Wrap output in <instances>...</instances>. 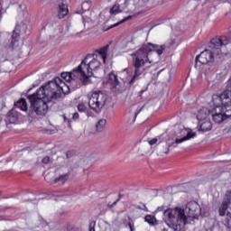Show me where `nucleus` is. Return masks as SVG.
I'll return each mask as SVG.
<instances>
[{
  "label": "nucleus",
  "instance_id": "nucleus-1",
  "mask_svg": "<svg viewBox=\"0 0 231 231\" xmlns=\"http://www.w3.org/2000/svg\"><path fill=\"white\" fill-rule=\"evenodd\" d=\"M165 51V46L154 45L151 42L143 45L141 49L135 51L132 53L133 66H134V76L129 81L130 86H133L138 78L145 71V69H143L145 64H152L154 60L151 58L152 51H156L158 55H162Z\"/></svg>",
  "mask_w": 231,
  "mask_h": 231
},
{
  "label": "nucleus",
  "instance_id": "nucleus-2",
  "mask_svg": "<svg viewBox=\"0 0 231 231\" xmlns=\"http://www.w3.org/2000/svg\"><path fill=\"white\" fill-rule=\"evenodd\" d=\"M165 206L158 207L156 212H163L164 221L169 228L173 231H181V223L187 225V215L181 208H166Z\"/></svg>",
  "mask_w": 231,
  "mask_h": 231
},
{
  "label": "nucleus",
  "instance_id": "nucleus-3",
  "mask_svg": "<svg viewBox=\"0 0 231 231\" xmlns=\"http://www.w3.org/2000/svg\"><path fill=\"white\" fill-rule=\"evenodd\" d=\"M39 93L40 95L46 93L49 98L56 100V98H60L62 93L63 95L69 93V86L60 79V78H55L52 81H49L47 85L41 87Z\"/></svg>",
  "mask_w": 231,
  "mask_h": 231
},
{
  "label": "nucleus",
  "instance_id": "nucleus-4",
  "mask_svg": "<svg viewBox=\"0 0 231 231\" xmlns=\"http://www.w3.org/2000/svg\"><path fill=\"white\" fill-rule=\"evenodd\" d=\"M98 68H100V61L95 59V54H88L73 71L83 79H89L93 77V71L98 69Z\"/></svg>",
  "mask_w": 231,
  "mask_h": 231
},
{
  "label": "nucleus",
  "instance_id": "nucleus-5",
  "mask_svg": "<svg viewBox=\"0 0 231 231\" xmlns=\"http://www.w3.org/2000/svg\"><path fill=\"white\" fill-rule=\"evenodd\" d=\"M107 102V95L102 91L92 92L91 97L88 98V106L92 111L100 113L104 106Z\"/></svg>",
  "mask_w": 231,
  "mask_h": 231
},
{
  "label": "nucleus",
  "instance_id": "nucleus-6",
  "mask_svg": "<svg viewBox=\"0 0 231 231\" xmlns=\"http://www.w3.org/2000/svg\"><path fill=\"white\" fill-rule=\"evenodd\" d=\"M38 97H40L38 102L31 109L36 113L39 116H42L48 113V103L51 102L53 98H50L46 93H39L37 90Z\"/></svg>",
  "mask_w": 231,
  "mask_h": 231
},
{
  "label": "nucleus",
  "instance_id": "nucleus-7",
  "mask_svg": "<svg viewBox=\"0 0 231 231\" xmlns=\"http://www.w3.org/2000/svg\"><path fill=\"white\" fill-rule=\"evenodd\" d=\"M214 62V52L210 50L203 51L199 56L196 57V68L198 64H212Z\"/></svg>",
  "mask_w": 231,
  "mask_h": 231
},
{
  "label": "nucleus",
  "instance_id": "nucleus-8",
  "mask_svg": "<svg viewBox=\"0 0 231 231\" xmlns=\"http://www.w3.org/2000/svg\"><path fill=\"white\" fill-rule=\"evenodd\" d=\"M185 210L188 217H192V219H199V216H201V207L196 201L189 202Z\"/></svg>",
  "mask_w": 231,
  "mask_h": 231
},
{
  "label": "nucleus",
  "instance_id": "nucleus-9",
  "mask_svg": "<svg viewBox=\"0 0 231 231\" xmlns=\"http://www.w3.org/2000/svg\"><path fill=\"white\" fill-rule=\"evenodd\" d=\"M230 205H231V190L228 189L226 191L222 200V204L218 208V216H220V217H225V214H226V210H228V208L230 207Z\"/></svg>",
  "mask_w": 231,
  "mask_h": 231
},
{
  "label": "nucleus",
  "instance_id": "nucleus-10",
  "mask_svg": "<svg viewBox=\"0 0 231 231\" xmlns=\"http://www.w3.org/2000/svg\"><path fill=\"white\" fill-rule=\"evenodd\" d=\"M231 92L230 91H224L222 94L217 95L214 94L212 96V102L213 106H215V109H217V107H222L224 105L223 100H228L230 98Z\"/></svg>",
  "mask_w": 231,
  "mask_h": 231
},
{
  "label": "nucleus",
  "instance_id": "nucleus-11",
  "mask_svg": "<svg viewBox=\"0 0 231 231\" xmlns=\"http://www.w3.org/2000/svg\"><path fill=\"white\" fill-rule=\"evenodd\" d=\"M228 42L229 41L226 36H216L211 39L209 48H211V50H219L221 46H226Z\"/></svg>",
  "mask_w": 231,
  "mask_h": 231
},
{
  "label": "nucleus",
  "instance_id": "nucleus-12",
  "mask_svg": "<svg viewBox=\"0 0 231 231\" xmlns=\"http://www.w3.org/2000/svg\"><path fill=\"white\" fill-rule=\"evenodd\" d=\"M106 83L109 84L111 89H118L120 88V80H118V76L114 71L108 74Z\"/></svg>",
  "mask_w": 231,
  "mask_h": 231
},
{
  "label": "nucleus",
  "instance_id": "nucleus-13",
  "mask_svg": "<svg viewBox=\"0 0 231 231\" xmlns=\"http://www.w3.org/2000/svg\"><path fill=\"white\" fill-rule=\"evenodd\" d=\"M226 118L228 117L224 115L222 110H219L218 107L215 108V113L212 114V120L215 124H222V122H225Z\"/></svg>",
  "mask_w": 231,
  "mask_h": 231
},
{
  "label": "nucleus",
  "instance_id": "nucleus-14",
  "mask_svg": "<svg viewBox=\"0 0 231 231\" xmlns=\"http://www.w3.org/2000/svg\"><path fill=\"white\" fill-rule=\"evenodd\" d=\"M19 39H21V32L15 28L12 34L11 45L13 48H19Z\"/></svg>",
  "mask_w": 231,
  "mask_h": 231
},
{
  "label": "nucleus",
  "instance_id": "nucleus-15",
  "mask_svg": "<svg viewBox=\"0 0 231 231\" xmlns=\"http://www.w3.org/2000/svg\"><path fill=\"white\" fill-rule=\"evenodd\" d=\"M191 138H196V133L192 132V130L188 132V134L185 136H183L181 138H176L174 143H176L178 145L180 143H183V142H187L188 140H191Z\"/></svg>",
  "mask_w": 231,
  "mask_h": 231
},
{
  "label": "nucleus",
  "instance_id": "nucleus-16",
  "mask_svg": "<svg viewBox=\"0 0 231 231\" xmlns=\"http://www.w3.org/2000/svg\"><path fill=\"white\" fill-rule=\"evenodd\" d=\"M222 224L226 226V231H231V208L229 211H226Z\"/></svg>",
  "mask_w": 231,
  "mask_h": 231
},
{
  "label": "nucleus",
  "instance_id": "nucleus-17",
  "mask_svg": "<svg viewBox=\"0 0 231 231\" xmlns=\"http://www.w3.org/2000/svg\"><path fill=\"white\" fill-rule=\"evenodd\" d=\"M69 13V10L68 9V5L61 4L59 5V9H58L59 19H64V17H66V14Z\"/></svg>",
  "mask_w": 231,
  "mask_h": 231
},
{
  "label": "nucleus",
  "instance_id": "nucleus-18",
  "mask_svg": "<svg viewBox=\"0 0 231 231\" xmlns=\"http://www.w3.org/2000/svg\"><path fill=\"white\" fill-rule=\"evenodd\" d=\"M199 131L202 133H208V131H212V122L206 120L200 123Z\"/></svg>",
  "mask_w": 231,
  "mask_h": 231
},
{
  "label": "nucleus",
  "instance_id": "nucleus-19",
  "mask_svg": "<svg viewBox=\"0 0 231 231\" xmlns=\"http://www.w3.org/2000/svg\"><path fill=\"white\" fill-rule=\"evenodd\" d=\"M6 118L10 124H15L19 120V114L14 110H11L7 113Z\"/></svg>",
  "mask_w": 231,
  "mask_h": 231
},
{
  "label": "nucleus",
  "instance_id": "nucleus-20",
  "mask_svg": "<svg viewBox=\"0 0 231 231\" xmlns=\"http://www.w3.org/2000/svg\"><path fill=\"white\" fill-rule=\"evenodd\" d=\"M208 115H210V110H208L207 107H202L197 113V119L205 120Z\"/></svg>",
  "mask_w": 231,
  "mask_h": 231
},
{
  "label": "nucleus",
  "instance_id": "nucleus-21",
  "mask_svg": "<svg viewBox=\"0 0 231 231\" xmlns=\"http://www.w3.org/2000/svg\"><path fill=\"white\" fill-rule=\"evenodd\" d=\"M14 106L21 111H28V103H26V99L20 98L17 102L14 103Z\"/></svg>",
  "mask_w": 231,
  "mask_h": 231
},
{
  "label": "nucleus",
  "instance_id": "nucleus-22",
  "mask_svg": "<svg viewBox=\"0 0 231 231\" xmlns=\"http://www.w3.org/2000/svg\"><path fill=\"white\" fill-rule=\"evenodd\" d=\"M145 223H148L150 226H156L159 223L158 219H156V217L153 215H146L144 217Z\"/></svg>",
  "mask_w": 231,
  "mask_h": 231
},
{
  "label": "nucleus",
  "instance_id": "nucleus-23",
  "mask_svg": "<svg viewBox=\"0 0 231 231\" xmlns=\"http://www.w3.org/2000/svg\"><path fill=\"white\" fill-rule=\"evenodd\" d=\"M107 50H109V45H106L99 49L98 55L101 57L104 64H106V60H107Z\"/></svg>",
  "mask_w": 231,
  "mask_h": 231
},
{
  "label": "nucleus",
  "instance_id": "nucleus-24",
  "mask_svg": "<svg viewBox=\"0 0 231 231\" xmlns=\"http://www.w3.org/2000/svg\"><path fill=\"white\" fill-rule=\"evenodd\" d=\"M69 176H70L69 172L60 175V177L54 180V183H59V185H64L66 181L69 180Z\"/></svg>",
  "mask_w": 231,
  "mask_h": 231
},
{
  "label": "nucleus",
  "instance_id": "nucleus-25",
  "mask_svg": "<svg viewBox=\"0 0 231 231\" xmlns=\"http://www.w3.org/2000/svg\"><path fill=\"white\" fill-rule=\"evenodd\" d=\"M107 124V120L106 119H99L96 124V131L97 133H102L106 129V125Z\"/></svg>",
  "mask_w": 231,
  "mask_h": 231
},
{
  "label": "nucleus",
  "instance_id": "nucleus-26",
  "mask_svg": "<svg viewBox=\"0 0 231 231\" xmlns=\"http://www.w3.org/2000/svg\"><path fill=\"white\" fill-rule=\"evenodd\" d=\"M41 98V97L39 96V94L36 92V94H32L28 96V100L31 104V108H32L35 104H37L39 102V99Z\"/></svg>",
  "mask_w": 231,
  "mask_h": 231
},
{
  "label": "nucleus",
  "instance_id": "nucleus-27",
  "mask_svg": "<svg viewBox=\"0 0 231 231\" xmlns=\"http://www.w3.org/2000/svg\"><path fill=\"white\" fill-rule=\"evenodd\" d=\"M78 111L79 113H86L87 112V116H93V115H91V114H89V112H88V105H86V103H84V102L79 103Z\"/></svg>",
  "mask_w": 231,
  "mask_h": 231
},
{
  "label": "nucleus",
  "instance_id": "nucleus-28",
  "mask_svg": "<svg viewBox=\"0 0 231 231\" xmlns=\"http://www.w3.org/2000/svg\"><path fill=\"white\" fill-rule=\"evenodd\" d=\"M61 79H63V80H66V82H71V80H73V73L62 72Z\"/></svg>",
  "mask_w": 231,
  "mask_h": 231
},
{
  "label": "nucleus",
  "instance_id": "nucleus-29",
  "mask_svg": "<svg viewBox=\"0 0 231 231\" xmlns=\"http://www.w3.org/2000/svg\"><path fill=\"white\" fill-rule=\"evenodd\" d=\"M122 10H120V5H115L110 9L111 15H116L118 14H121Z\"/></svg>",
  "mask_w": 231,
  "mask_h": 231
},
{
  "label": "nucleus",
  "instance_id": "nucleus-30",
  "mask_svg": "<svg viewBox=\"0 0 231 231\" xmlns=\"http://www.w3.org/2000/svg\"><path fill=\"white\" fill-rule=\"evenodd\" d=\"M158 142H159V143H163V139L162 138V136H158V137H155V138L150 140L148 142V143L150 145H156V143H158Z\"/></svg>",
  "mask_w": 231,
  "mask_h": 231
},
{
  "label": "nucleus",
  "instance_id": "nucleus-31",
  "mask_svg": "<svg viewBox=\"0 0 231 231\" xmlns=\"http://www.w3.org/2000/svg\"><path fill=\"white\" fill-rule=\"evenodd\" d=\"M129 222H127L125 224V227L127 228V226L130 228V231H134V223L133 222L132 218L129 217Z\"/></svg>",
  "mask_w": 231,
  "mask_h": 231
},
{
  "label": "nucleus",
  "instance_id": "nucleus-32",
  "mask_svg": "<svg viewBox=\"0 0 231 231\" xmlns=\"http://www.w3.org/2000/svg\"><path fill=\"white\" fill-rule=\"evenodd\" d=\"M42 163H43L44 165H48L49 163H51V159L50 158V156H45L42 160Z\"/></svg>",
  "mask_w": 231,
  "mask_h": 231
},
{
  "label": "nucleus",
  "instance_id": "nucleus-33",
  "mask_svg": "<svg viewBox=\"0 0 231 231\" xmlns=\"http://www.w3.org/2000/svg\"><path fill=\"white\" fill-rule=\"evenodd\" d=\"M66 156H67L68 160H69V158H73V156H75V152L74 151H68L66 152Z\"/></svg>",
  "mask_w": 231,
  "mask_h": 231
},
{
  "label": "nucleus",
  "instance_id": "nucleus-34",
  "mask_svg": "<svg viewBox=\"0 0 231 231\" xmlns=\"http://www.w3.org/2000/svg\"><path fill=\"white\" fill-rule=\"evenodd\" d=\"M129 18H125V20H123V21H121V22H119V23H115V24H113V25H111L110 27H109V29H111V28H116V26H118L119 24H122V23H125V21H127Z\"/></svg>",
  "mask_w": 231,
  "mask_h": 231
},
{
  "label": "nucleus",
  "instance_id": "nucleus-35",
  "mask_svg": "<svg viewBox=\"0 0 231 231\" xmlns=\"http://www.w3.org/2000/svg\"><path fill=\"white\" fill-rule=\"evenodd\" d=\"M64 122H67L69 127H71V119L66 117V116H63Z\"/></svg>",
  "mask_w": 231,
  "mask_h": 231
},
{
  "label": "nucleus",
  "instance_id": "nucleus-36",
  "mask_svg": "<svg viewBox=\"0 0 231 231\" xmlns=\"http://www.w3.org/2000/svg\"><path fill=\"white\" fill-rule=\"evenodd\" d=\"M213 230L223 231V228H221V226L217 223L213 226Z\"/></svg>",
  "mask_w": 231,
  "mask_h": 231
},
{
  "label": "nucleus",
  "instance_id": "nucleus-37",
  "mask_svg": "<svg viewBox=\"0 0 231 231\" xmlns=\"http://www.w3.org/2000/svg\"><path fill=\"white\" fill-rule=\"evenodd\" d=\"M40 221H41V224L42 225V226H48V222H46V220H44V218L41 217Z\"/></svg>",
  "mask_w": 231,
  "mask_h": 231
},
{
  "label": "nucleus",
  "instance_id": "nucleus-38",
  "mask_svg": "<svg viewBox=\"0 0 231 231\" xmlns=\"http://www.w3.org/2000/svg\"><path fill=\"white\" fill-rule=\"evenodd\" d=\"M79 114H78L77 112H75V113L73 114V116H72V119H74V120H79Z\"/></svg>",
  "mask_w": 231,
  "mask_h": 231
},
{
  "label": "nucleus",
  "instance_id": "nucleus-39",
  "mask_svg": "<svg viewBox=\"0 0 231 231\" xmlns=\"http://www.w3.org/2000/svg\"><path fill=\"white\" fill-rule=\"evenodd\" d=\"M169 147H171V146L165 147V150L162 152L164 154H169V151H171V149Z\"/></svg>",
  "mask_w": 231,
  "mask_h": 231
},
{
  "label": "nucleus",
  "instance_id": "nucleus-40",
  "mask_svg": "<svg viewBox=\"0 0 231 231\" xmlns=\"http://www.w3.org/2000/svg\"><path fill=\"white\" fill-rule=\"evenodd\" d=\"M118 201H120V199H117L113 204H111V206H109V208H113V207H115Z\"/></svg>",
  "mask_w": 231,
  "mask_h": 231
},
{
  "label": "nucleus",
  "instance_id": "nucleus-41",
  "mask_svg": "<svg viewBox=\"0 0 231 231\" xmlns=\"http://www.w3.org/2000/svg\"><path fill=\"white\" fill-rule=\"evenodd\" d=\"M143 212H149V208H147V206H145V204H143Z\"/></svg>",
  "mask_w": 231,
  "mask_h": 231
},
{
  "label": "nucleus",
  "instance_id": "nucleus-42",
  "mask_svg": "<svg viewBox=\"0 0 231 231\" xmlns=\"http://www.w3.org/2000/svg\"><path fill=\"white\" fill-rule=\"evenodd\" d=\"M6 210L5 208L0 207V212H5Z\"/></svg>",
  "mask_w": 231,
  "mask_h": 231
},
{
  "label": "nucleus",
  "instance_id": "nucleus-43",
  "mask_svg": "<svg viewBox=\"0 0 231 231\" xmlns=\"http://www.w3.org/2000/svg\"><path fill=\"white\" fill-rule=\"evenodd\" d=\"M176 42L174 40H171L170 46H172Z\"/></svg>",
  "mask_w": 231,
  "mask_h": 231
},
{
  "label": "nucleus",
  "instance_id": "nucleus-44",
  "mask_svg": "<svg viewBox=\"0 0 231 231\" xmlns=\"http://www.w3.org/2000/svg\"><path fill=\"white\" fill-rule=\"evenodd\" d=\"M127 223V220L126 219H124L123 220V225H125V224Z\"/></svg>",
  "mask_w": 231,
  "mask_h": 231
},
{
  "label": "nucleus",
  "instance_id": "nucleus-45",
  "mask_svg": "<svg viewBox=\"0 0 231 231\" xmlns=\"http://www.w3.org/2000/svg\"><path fill=\"white\" fill-rule=\"evenodd\" d=\"M117 199H119V201H120V199H122V194L121 193H119V197H118Z\"/></svg>",
  "mask_w": 231,
  "mask_h": 231
},
{
  "label": "nucleus",
  "instance_id": "nucleus-46",
  "mask_svg": "<svg viewBox=\"0 0 231 231\" xmlns=\"http://www.w3.org/2000/svg\"><path fill=\"white\" fill-rule=\"evenodd\" d=\"M136 208H137L138 210H143V208H141L140 206H137Z\"/></svg>",
  "mask_w": 231,
  "mask_h": 231
},
{
  "label": "nucleus",
  "instance_id": "nucleus-47",
  "mask_svg": "<svg viewBox=\"0 0 231 231\" xmlns=\"http://www.w3.org/2000/svg\"><path fill=\"white\" fill-rule=\"evenodd\" d=\"M140 111L141 110H139L137 113H135V116H138V115L140 114Z\"/></svg>",
  "mask_w": 231,
  "mask_h": 231
},
{
  "label": "nucleus",
  "instance_id": "nucleus-48",
  "mask_svg": "<svg viewBox=\"0 0 231 231\" xmlns=\"http://www.w3.org/2000/svg\"><path fill=\"white\" fill-rule=\"evenodd\" d=\"M162 231H169L167 228H163Z\"/></svg>",
  "mask_w": 231,
  "mask_h": 231
},
{
  "label": "nucleus",
  "instance_id": "nucleus-49",
  "mask_svg": "<svg viewBox=\"0 0 231 231\" xmlns=\"http://www.w3.org/2000/svg\"><path fill=\"white\" fill-rule=\"evenodd\" d=\"M107 207H108V208H109V207H111V204H108Z\"/></svg>",
  "mask_w": 231,
  "mask_h": 231
},
{
  "label": "nucleus",
  "instance_id": "nucleus-50",
  "mask_svg": "<svg viewBox=\"0 0 231 231\" xmlns=\"http://www.w3.org/2000/svg\"><path fill=\"white\" fill-rule=\"evenodd\" d=\"M90 231H95V228H93V229H90Z\"/></svg>",
  "mask_w": 231,
  "mask_h": 231
},
{
  "label": "nucleus",
  "instance_id": "nucleus-51",
  "mask_svg": "<svg viewBox=\"0 0 231 231\" xmlns=\"http://www.w3.org/2000/svg\"><path fill=\"white\" fill-rule=\"evenodd\" d=\"M0 194H1V191H0Z\"/></svg>",
  "mask_w": 231,
  "mask_h": 231
}]
</instances>
